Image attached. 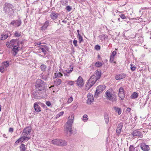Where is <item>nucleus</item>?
<instances>
[{
  "instance_id": "f3484780",
  "label": "nucleus",
  "mask_w": 151,
  "mask_h": 151,
  "mask_svg": "<svg viewBox=\"0 0 151 151\" xmlns=\"http://www.w3.org/2000/svg\"><path fill=\"white\" fill-rule=\"evenodd\" d=\"M126 77V75L123 73H121L116 75L115 77V78L116 80H119L122 79Z\"/></svg>"
},
{
  "instance_id": "dca6fc26",
  "label": "nucleus",
  "mask_w": 151,
  "mask_h": 151,
  "mask_svg": "<svg viewBox=\"0 0 151 151\" xmlns=\"http://www.w3.org/2000/svg\"><path fill=\"white\" fill-rule=\"evenodd\" d=\"M53 79V83L55 86H58L61 84L62 81L60 79L56 78Z\"/></svg>"
},
{
  "instance_id": "72a5a7b5",
  "label": "nucleus",
  "mask_w": 151,
  "mask_h": 151,
  "mask_svg": "<svg viewBox=\"0 0 151 151\" xmlns=\"http://www.w3.org/2000/svg\"><path fill=\"white\" fill-rule=\"evenodd\" d=\"M23 44V42L22 41H18L17 40V45L18 46L19 45L21 48H22Z\"/></svg>"
},
{
  "instance_id": "4be33fe9",
  "label": "nucleus",
  "mask_w": 151,
  "mask_h": 151,
  "mask_svg": "<svg viewBox=\"0 0 151 151\" xmlns=\"http://www.w3.org/2000/svg\"><path fill=\"white\" fill-rule=\"evenodd\" d=\"M67 142L66 141L60 139L59 146H65L67 145Z\"/></svg>"
},
{
  "instance_id": "c03bdc74",
  "label": "nucleus",
  "mask_w": 151,
  "mask_h": 151,
  "mask_svg": "<svg viewBox=\"0 0 151 151\" xmlns=\"http://www.w3.org/2000/svg\"><path fill=\"white\" fill-rule=\"evenodd\" d=\"M73 100V98L72 97H70L68 99L67 102L68 103H71Z\"/></svg>"
},
{
  "instance_id": "1a4fd4ad",
  "label": "nucleus",
  "mask_w": 151,
  "mask_h": 151,
  "mask_svg": "<svg viewBox=\"0 0 151 151\" xmlns=\"http://www.w3.org/2000/svg\"><path fill=\"white\" fill-rule=\"evenodd\" d=\"M21 23V20L19 19L18 20L12 21L10 24L14 26L19 27L20 26Z\"/></svg>"
},
{
  "instance_id": "3c124183",
  "label": "nucleus",
  "mask_w": 151,
  "mask_h": 151,
  "mask_svg": "<svg viewBox=\"0 0 151 151\" xmlns=\"http://www.w3.org/2000/svg\"><path fill=\"white\" fill-rule=\"evenodd\" d=\"M77 41L76 40H74L73 41V43L74 45L75 46H77Z\"/></svg>"
},
{
  "instance_id": "4468645a",
  "label": "nucleus",
  "mask_w": 151,
  "mask_h": 151,
  "mask_svg": "<svg viewBox=\"0 0 151 151\" xmlns=\"http://www.w3.org/2000/svg\"><path fill=\"white\" fill-rule=\"evenodd\" d=\"M40 47V49L45 55H46L47 53V51H48L49 48L47 46L43 45L39 46Z\"/></svg>"
},
{
  "instance_id": "09e8293b",
  "label": "nucleus",
  "mask_w": 151,
  "mask_h": 151,
  "mask_svg": "<svg viewBox=\"0 0 151 151\" xmlns=\"http://www.w3.org/2000/svg\"><path fill=\"white\" fill-rule=\"evenodd\" d=\"M66 9L68 12H70L71 11V8L69 6H67L66 7Z\"/></svg>"
},
{
  "instance_id": "a878e982",
  "label": "nucleus",
  "mask_w": 151,
  "mask_h": 151,
  "mask_svg": "<svg viewBox=\"0 0 151 151\" xmlns=\"http://www.w3.org/2000/svg\"><path fill=\"white\" fill-rule=\"evenodd\" d=\"M16 44H17V39H12L9 42V44L11 46H14Z\"/></svg>"
},
{
  "instance_id": "58836bf2",
  "label": "nucleus",
  "mask_w": 151,
  "mask_h": 151,
  "mask_svg": "<svg viewBox=\"0 0 151 151\" xmlns=\"http://www.w3.org/2000/svg\"><path fill=\"white\" fill-rule=\"evenodd\" d=\"M88 120V116L86 114H84L83 116L82 120L84 122H86Z\"/></svg>"
},
{
  "instance_id": "a211bd4d",
  "label": "nucleus",
  "mask_w": 151,
  "mask_h": 151,
  "mask_svg": "<svg viewBox=\"0 0 151 151\" xmlns=\"http://www.w3.org/2000/svg\"><path fill=\"white\" fill-rule=\"evenodd\" d=\"M58 15V13L55 12H52L50 14V17L51 19L52 20H55L56 19Z\"/></svg>"
},
{
  "instance_id": "393cba45",
  "label": "nucleus",
  "mask_w": 151,
  "mask_h": 151,
  "mask_svg": "<svg viewBox=\"0 0 151 151\" xmlns=\"http://www.w3.org/2000/svg\"><path fill=\"white\" fill-rule=\"evenodd\" d=\"M108 99L109 100L111 101L112 102L116 101L117 100L116 96L115 95H113L111 97L109 98Z\"/></svg>"
},
{
  "instance_id": "5701e85b",
  "label": "nucleus",
  "mask_w": 151,
  "mask_h": 151,
  "mask_svg": "<svg viewBox=\"0 0 151 151\" xmlns=\"http://www.w3.org/2000/svg\"><path fill=\"white\" fill-rule=\"evenodd\" d=\"M63 76V74L60 72L55 73L53 77V79H55L57 78H61Z\"/></svg>"
},
{
  "instance_id": "c9c22d12",
  "label": "nucleus",
  "mask_w": 151,
  "mask_h": 151,
  "mask_svg": "<svg viewBox=\"0 0 151 151\" xmlns=\"http://www.w3.org/2000/svg\"><path fill=\"white\" fill-rule=\"evenodd\" d=\"M68 85L70 86H73L75 84L74 81H66Z\"/></svg>"
},
{
  "instance_id": "a18cd8bd",
  "label": "nucleus",
  "mask_w": 151,
  "mask_h": 151,
  "mask_svg": "<svg viewBox=\"0 0 151 151\" xmlns=\"http://www.w3.org/2000/svg\"><path fill=\"white\" fill-rule=\"evenodd\" d=\"M131 70L132 71H134L135 70V67L134 65H131Z\"/></svg>"
},
{
  "instance_id": "e2e57ef3",
  "label": "nucleus",
  "mask_w": 151,
  "mask_h": 151,
  "mask_svg": "<svg viewBox=\"0 0 151 151\" xmlns=\"http://www.w3.org/2000/svg\"><path fill=\"white\" fill-rule=\"evenodd\" d=\"M60 115L59 114H58L56 115V117L57 118H59V117L60 116Z\"/></svg>"
},
{
  "instance_id": "603ef678",
  "label": "nucleus",
  "mask_w": 151,
  "mask_h": 151,
  "mask_svg": "<svg viewBox=\"0 0 151 151\" xmlns=\"http://www.w3.org/2000/svg\"><path fill=\"white\" fill-rule=\"evenodd\" d=\"M95 48V49L97 50H99L100 49V46L98 45H96Z\"/></svg>"
},
{
  "instance_id": "6e6d98bb",
  "label": "nucleus",
  "mask_w": 151,
  "mask_h": 151,
  "mask_svg": "<svg viewBox=\"0 0 151 151\" xmlns=\"http://www.w3.org/2000/svg\"><path fill=\"white\" fill-rule=\"evenodd\" d=\"M13 129L12 128H9V132H12L13 131Z\"/></svg>"
},
{
  "instance_id": "39448f33",
  "label": "nucleus",
  "mask_w": 151,
  "mask_h": 151,
  "mask_svg": "<svg viewBox=\"0 0 151 151\" xmlns=\"http://www.w3.org/2000/svg\"><path fill=\"white\" fill-rule=\"evenodd\" d=\"M105 86L104 85H100L97 87L94 95V97L97 98L98 95L104 91L105 89Z\"/></svg>"
},
{
  "instance_id": "8fccbe9b",
  "label": "nucleus",
  "mask_w": 151,
  "mask_h": 151,
  "mask_svg": "<svg viewBox=\"0 0 151 151\" xmlns=\"http://www.w3.org/2000/svg\"><path fill=\"white\" fill-rule=\"evenodd\" d=\"M120 17L122 19H126V17L124 14H121L120 15Z\"/></svg>"
},
{
  "instance_id": "13d9d810",
  "label": "nucleus",
  "mask_w": 151,
  "mask_h": 151,
  "mask_svg": "<svg viewBox=\"0 0 151 151\" xmlns=\"http://www.w3.org/2000/svg\"><path fill=\"white\" fill-rule=\"evenodd\" d=\"M64 112L63 111H61L59 113H58L60 115V116H61V115H63V114Z\"/></svg>"
},
{
  "instance_id": "f257e3e1",
  "label": "nucleus",
  "mask_w": 151,
  "mask_h": 151,
  "mask_svg": "<svg viewBox=\"0 0 151 151\" xmlns=\"http://www.w3.org/2000/svg\"><path fill=\"white\" fill-rule=\"evenodd\" d=\"M101 76V73L98 71H96L95 74L91 76L88 80L85 87V90H88L100 78Z\"/></svg>"
},
{
  "instance_id": "49530a36",
  "label": "nucleus",
  "mask_w": 151,
  "mask_h": 151,
  "mask_svg": "<svg viewBox=\"0 0 151 151\" xmlns=\"http://www.w3.org/2000/svg\"><path fill=\"white\" fill-rule=\"evenodd\" d=\"M116 51H113L111 54V56L114 57V56L116 55Z\"/></svg>"
},
{
  "instance_id": "2eb2a0df",
  "label": "nucleus",
  "mask_w": 151,
  "mask_h": 151,
  "mask_svg": "<svg viewBox=\"0 0 151 151\" xmlns=\"http://www.w3.org/2000/svg\"><path fill=\"white\" fill-rule=\"evenodd\" d=\"M49 21L48 20H47L43 23L41 27V30L42 31H45L47 29V27L49 26Z\"/></svg>"
},
{
  "instance_id": "7ed1b4c3",
  "label": "nucleus",
  "mask_w": 151,
  "mask_h": 151,
  "mask_svg": "<svg viewBox=\"0 0 151 151\" xmlns=\"http://www.w3.org/2000/svg\"><path fill=\"white\" fill-rule=\"evenodd\" d=\"M13 6L9 3H6L4 5L3 11L6 14L11 16L14 12Z\"/></svg>"
},
{
  "instance_id": "6e6552de",
  "label": "nucleus",
  "mask_w": 151,
  "mask_h": 151,
  "mask_svg": "<svg viewBox=\"0 0 151 151\" xmlns=\"http://www.w3.org/2000/svg\"><path fill=\"white\" fill-rule=\"evenodd\" d=\"M76 83L79 87L83 86L84 84V82L82 77L79 76L76 81Z\"/></svg>"
},
{
  "instance_id": "0eeeda50",
  "label": "nucleus",
  "mask_w": 151,
  "mask_h": 151,
  "mask_svg": "<svg viewBox=\"0 0 151 151\" xmlns=\"http://www.w3.org/2000/svg\"><path fill=\"white\" fill-rule=\"evenodd\" d=\"M30 139V137H25L22 135H21V137L16 141L14 145H15L16 146L17 145V144L19 143H22L24 141H27Z\"/></svg>"
},
{
  "instance_id": "20e7f679",
  "label": "nucleus",
  "mask_w": 151,
  "mask_h": 151,
  "mask_svg": "<svg viewBox=\"0 0 151 151\" xmlns=\"http://www.w3.org/2000/svg\"><path fill=\"white\" fill-rule=\"evenodd\" d=\"M74 116L73 114H72L70 116L68 117V121L67 122L66 131L69 132L70 134H72V124L73 122Z\"/></svg>"
},
{
  "instance_id": "680f3d73",
  "label": "nucleus",
  "mask_w": 151,
  "mask_h": 151,
  "mask_svg": "<svg viewBox=\"0 0 151 151\" xmlns=\"http://www.w3.org/2000/svg\"><path fill=\"white\" fill-rule=\"evenodd\" d=\"M64 76L68 77L69 76V75L68 73H64Z\"/></svg>"
},
{
  "instance_id": "c756f323",
  "label": "nucleus",
  "mask_w": 151,
  "mask_h": 151,
  "mask_svg": "<svg viewBox=\"0 0 151 151\" xmlns=\"http://www.w3.org/2000/svg\"><path fill=\"white\" fill-rule=\"evenodd\" d=\"M8 37V36L4 33H2L1 35V39L4 40L6 39Z\"/></svg>"
},
{
  "instance_id": "0e129e2a",
  "label": "nucleus",
  "mask_w": 151,
  "mask_h": 151,
  "mask_svg": "<svg viewBox=\"0 0 151 151\" xmlns=\"http://www.w3.org/2000/svg\"><path fill=\"white\" fill-rule=\"evenodd\" d=\"M62 22L64 23H66L67 22L65 20H63Z\"/></svg>"
},
{
  "instance_id": "f8f14e48",
  "label": "nucleus",
  "mask_w": 151,
  "mask_h": 151,
  "mask_svg": "<svg viewBox=\"0 0 151 151\" xmlns=\"http://www.w3.org/2000/svg\"><path fill=\"white\" fill-rule=\"evenodd\" d=\"M141 149L144 151H149L150 150L149 145H146L144 143H142L140 145Z\"/></svg>"
},
{
  "instance_id": "052dcab7",
  "label": "nucleus",
  "mask_w": 151,
  "mask_h": 151,
  "mask_svg": "<svg viewBox=\"0 0 151 151\" xmlns=\"http://www.w3.org/2000/svg\"><path fill=\"white\" fill-rule=\"evenodd\" d=\"M131 109L130 108H128L127 109V111L128 112H129L131 110Z\"/></svg>"
},
{
  "instance_id": "774afa93",
  "label": "nucleus",
  "mask_w": 151,
  "mask_h": 151,
  "mask_svg": "<svg viewBox=\"0 0 151 151\" xmlns=\"http://www.w3.org/2000/svg\"><path fill=\"white\" fill-rule=\"evenodd\" d=\"M74 108L76 109L77 108V106H74Z\"/></svg>"
},
{
  "instance_id": "473e14b6",
  "label": "nucleus",
  "mask_w": 151,
  "mask_h": 151,
  "mask_svg": "<svg viewBox=\"0 0 151 151\" xmlns=\"http://www.w3.org/2000/svg\"><path fill=\"white\" fill-rule=\"evenodd\" d=\"M77 37L78 39L79 42L80 43H81L83 41V37L80 34H78V35H77Z\"/></svg>"
},
{
  "instance_id": "a19ab883",
  "label": "nucleus",
  "mask_w": 151,
  "mask_h": 151,
  "mask_svg": "<svg viewBox=\"0 0 151 151\" xmlns=\"http://www.w3.org/2000/svg\"><path fill=\"white\" fill-rule=\"evenodd\" d=\"M105 94L107 98L108 99H109V98H110L111 96L112 95L111 94L110 92L108 91H106Z\"/></svg>"
},
{
  "instance_id": "4d7b16f0",
  "label": "nucleus",
  "mask_w": 151,
  "mask_h": 151,
  "mask_svg": "<svg viewBox=\"0 0 151 151\" xmlns=\"http://www.w3.org/2000/svg\"><path fill=\"white\" fill-rule=\"evenodd\" d=\"M35 45H40L41 44V43L40 42H35Z\"/></svg>"
},
{
  "instance_id": "338daca9",
  "label": "nucleus",
  "mask_w": 151,
  "mask_h": 151,
  "mask_svg": "<svg viewBox=\"0 0 151 151\" xmlns=\"http://www.w3.org/2000/svg\"><path fill=\"white\" fill-rule=\"evenodd\" d=\"M54 85H53V86H51L49 88H51L52 87H54Z\"/></svg>"
},
{
  "instance_id": "c85d7f7f",
  "label": "nucleus",
  "mask_w": 151,
  "mask_h": 151,
  "mask_svg": "<svg viewBox=\"0 0 151 151\" xmlns=\"http://www.w3.org/2000/svg\"><path fill=\"white\" fill-rule=\"evenodd\" d=\"M1 65L4 66L6 69L7 68L9 65V62L8 61L4 62L2 63Z\"/></svg>"
},
{
  "instance_id": "bb28decb",
  "label": "nucleus",
  "mask_w": 151,
  "mask_h": 151,
  "mask_svg": "<svg viewBox=\"0 0 151 151\" xmlns=\"http://www.w3.org/2000/svg\"><path fill=\"white\" fill-rule=\"evenodd\" d=\"M104 118L106 124H108L109 122V118L108 115L107 113H105L104 114Z\"/></svg>"
},
{
  "instance_id": "cd10ccee",
  "label": "nucleus",
  "mask_w": 151,
  "mask_h": 151,
  "mask_svg": "<svg viewBox=\"0 0 151 151\" xmlns=\"http://www.w3.org/2000/svg\"><path fill=\"white\" fill-rule=\"evenodd\" d=\"M20 151H25L26 148L25 145L22 143L19 146Z\"/></svg>"
},
{
  "instance_id": "f704fd0d",
  "label": "nucleus",
  "mask_w": 151,
  "mask_h": 151,
  "mask_svg": "<svg viewBox=\"0 0 151 151\" xmlns=\"http://www.w3.org/2000/svg\"><path fill=\"white\" fill-rule=\"evenodd\" d=\"M114 108L116 111L118 112V114L119 115H120L121 113V111L120 109L116 107H114Z\"/></svg>"
},
{
  "instance_id": "bf43d9fd",
  "label": "nucleus",
  "mask_w": 151,
  "mask_h": 151,
  "mask_svg": "<svg viewBox=\"0 0 151 151\" xmlns=\"http://www.w3.org/2000/svg\"><path fill=\"white\" fill-rule=\"evenodd\" d=\"M71 70H70L69 71H67V72L68 73H70L71 72H72V71L73 70V68H71Z\"/></svg>"
},
{
  "instance_id": "2f4dec72",
  "label": "nucleus",
  "mask_w": 151,
  "mask_h": 151,
  "mask_svg": "<svg viewBox=\"0 0 151 151\" xmlns=\"http://www.w3.org/2000/svg\"><path fill=\"white\" fill-rule=\"evenodd\" d=\"M95 65L97 68H99L102 65V64L99 61H97L95 63Z\"/></svg>"
},
{
  "instance_id": "7c9ffc66",
  "label": "nucleus",
  "mask_w": 151,
  "mask_h": 151,
  "mask_svg": "<svg viewBox=\"0 0 151 151\" xmlns=\"http://www.w3.org/2000/svg\"><path fill=\"white\" fill-rule=\"evenodd\" d=\"M40 78L43 79L45 81H47V76L46 75L44 76L43 73H42L40 75Z\"/></svg>"
},
{
  "instance_id": "f03ea898",
  "label": "nucleus",
  "mask_w": 151,
  "mask_h": 151,
  "mask_svg": "<svg viewBox=\"0 0 151 151\" xmlns=\"http://www.w3.org/2000/svg\"><path fill=\"white\" fill-rule=\"evenodd\" d=\"M45 83L40 79H38L36 82L35 86L37 92L43 97L45 89Z\"/></svg>"
},
{
  "instance_id": "b1692460",
  "label": "nucleus",
  "mask_w": 151,
  "mask_h": 151,
  "mask_svg": "<svg viewBox=\"0 0 151 151\" xmlns=\"http://www.w3.org/2000/svg\"><path fill=\"white\" fill-rule=\"evenodd\" d=\"M60 139H55L52 141V143L56 145L59 146Z\"/></svg>"
},
{
  "instance_id": "aec40b11",
  "label": "nucleus",
  "mask_w": 151,
  "mask_h": 151,
  "mask_svg": "<svg viewBox=\"0 0 151 151\" xmlns=\"http://www.w3.org/2000/svg\"><path fill=\"white\" fill-rule=\"evenodd\" d=\"M122 127L123 124L122 123H120L118 124L116 129V133L118 134H120Z\"/></svg>"
},
{
  "instance_id": "5fc2aeb1",
  "label": "nucleus",
  "mask_w": 151,
  "mask_h": 151,
  "mask_svg": "<svg viewBox=\"0 0 151 151\" xmlns=\"http://www.w3.org/2000/svg\"><path fill=\"white\" fill-rule=\"evenodd\" d=\"M139 104H140V108L141 109H142V108L144 106H145V104H146V103H144V105H143V106H142V103H141V102H139Z\"/></svg>"
},
{
  "instance_id": "864d4df0",
  "label": "nucleus",
  "mask_w": 151,
  "mask_h": 151,
  "mask_svg": "<svg viewBox=\"0 0 151 151\" xmlns=\"http://www.w3.org/2000/svg\"><path fill=\"white\" fill-rule=\"evenodd\" d=\"M46 104L48 106H50L51 105V103L49 101H47L46 103Z\"/></svg>"
},
{
  "instance_id": "ea45409f",
  "label": "nucleus",
  "mask_w": 151,
  "mask_h": 151,
  "mask_svg": "<svg viewBox=\"0 0 151 151\" xmlns=\"http://www.w3.org/2000/svg\"><path fill=\"white\" fill-rule=\"evenodd\" d=\"M6 70V69L4 66L1 65V66H0V71L1 73H4Z\"/></svg>"
},
{
  "instance_id": "4c0bfd02",
  "label": "nucleus",
  "mask_w": 151,
  "mask_h": 151,
  "mask_svg": "<svg viewBox=\"0 0 151 151\" xmlns=\"http://www.w3.org/2000/svg\"><path fill=\"white\" fill-rule=\"evenodd\" d=\"M21 35V32H19L17 31H15L14 33V36L16 37H19Z\"/></svg>"
},
{
  "instance_id": "9d476101",
  "label": "nucleus",
  "mask_w": 151,
  "mask_h": 151,
  "mask_svg": "<svg viewBox=\"0 0 151 151\" xmlns=\"http://www.w3.org/2000/svg\"><path fill=\"white\" fill-rule=\"evenodd\" d=\"M118 96L122 100L124 97V90L122 87H121L119 89Z\"/></svg>"
},
{
  "instance_id": "9b49d317",
  "label": "nucleus",
  "mask_w": 151,
  "mask_h": 151,
  "mask_svg": "<svg viewBox=\"0 0 151 151\" xmlns=\"http://www.w3.org/2000/svg\"><path fill=\"white\" fill-rule=\"evenodd\" d=\"M131 135L133 136H138L142 137L143 135L141 132L139 130H136L134 131L131 134Z\"/></svg>"
},
{
  "instance_id": "e433bc0d",
  "label": "nucleus",
  "mask_w": 151,
  "mask_h": 151,
  "mask_svg": "<svg viewBox=\"0 0 151 151\" xmlns=\"http://www.w3.org/2000/svg\"><path fill=\"white\" fill-rule=\"evenodd\" d=\"M138 97V94L136 92H134L131 96V98L132 99H135Z\"/></svg>"
},
{
  "instance_id": "79ce46f5",
  "label": "nucleus",
  "mask_w": 151,
  "mask_h": 151,
  "mask_svg": "<svg viewBox=\"0 0 151 151\" xmlns=\"http://www.w3.org/2000/svg\"><path fill=\"white\" fill-rule=\"evenodd\" d=\"M40 68L42 70L45 71L46 70V67L45 65L42 64L41 65Z\"/></svg>"
},
{
  "instance_id": "37998d69",
  "label": "nucleus",
  "mask_w": 151,
  "mask_h": 151,
  "mask_svg": "<svg viewBox=\"0 0 151 151\" xmlns=\"http://www.w3.org/2000/svg\"><path fill=\"white\" fill-rule=\"evenodd\" d=\"M129 149V151H136L135 148H134L132 145L130 146Z\"/></svg>"
},
{
  "instance_id": "412c9836",
  "label": "nucleus",
  "mask_w": 151,
  "mask_h": 151,
  "mask_svg": "<svg viewBox=\"0 0 151 151\" xmlns=\"http://www.w3.org/2000/svg\"><path fill=\"white\" fill-rule=\"evenodd\" d=\"M20 46L15 45L13 46L12 51L15 53V55L16 54L19 50V48H20Z\"/></svg>"
},
{
  "instance_id": "ddd939ff",
  "label": "nucleus",
  "mask_w": 151,
  "mask_h": 151,
  "mask_svg": "<svg viewBox=\"0 0 151 151\" xmlns=\"http://www.w3.org/2000/svg\"><path fill=\"white\" fill-rule=\"evenodd\" d=\"M88 100L87 103L88 104H91L93 101L94 99L93 95L91 93H89L88 95Z\"/></svg>"
},
{
  "instance_id": "423d86ee",
  "label": "nucleus",
  "mask_w": 151,
  "mask_h": 151,
  "mask_svg": "<svg viewBox=\"0 0 151 151\" xmlns=\"http://www.w3.org/2000/svg\"><path fill=\"white\" fill-rule=\"evenodd\" d=\"M31 131V129L30 127H27L24 129L21 135L25 137H28L27 136L30 135Z\"/></svg>"
},
{
  "instance_id": "69168bd1",
  "label": "nucleus",
  "mask_w": 151,
  "mask_h": 151,
  "mask_svg": "<svg viewBox=\"0 0 151 151\" xmlns=\"http://www.w3.org/2000/svg\"><path fill=\"white\" fill-rule=\"evenodd\" d=\"M77 32L78 34H78H80L79 33L80 31H79V30L78 29V30H77Z\"/></svg>"
},
{
  "instance_id": "6ab92c4d",
  "label": "nucleus",
  "mask_w": 151,
  "mask_h": 151,
  "mask_svg": "<svg viewBox=\"0 0 151 151\" xmlns=\"http://www.w3.org/2000/svg\"><path fill=\"white\" fill-rule=\"evenodd\" d=\"M34 107L35 110L36 112H38L41 111V108L38 105L37 102L35 103L34 104Z\"/></svg>"
},
{
  "instance_id": "de8ad7c7",
  "label": "nucleus",
  "mask_w": 151,
  "mask_h": 151,
  "mask_svg": "<svg viewBox=\"0 0 151 151\" xmlns=\"http://www.w3.org/2000/svg\"><path fill=\"white\" fill-rule=\"evenodd\" d=\"M114 60V57L111 56H110V59L109 60V61L111 62H113Z\"/></svg>"
}]
</instances>
